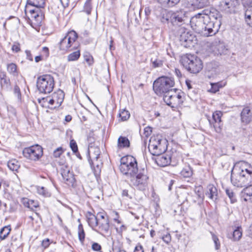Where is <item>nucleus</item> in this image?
<instances>
[{
	"instance_id": "obj_1",
	"label": "nucleus",
	"mask_w": 252,
	"mask_h": 252,
	"mask_svg": "<svg viewBox=\"0 0 252 252\" xmlns=\"http://www.w3.org/2000/svg\"><path fill=\"white\" fill-rule=\"evenodd\" d=\"M231 182L237 187H247L252 182V168L242 169L239 173L231 170Z\"/></svg>"
},
{
	"instance_id": "obj_2",
	"label": "nucleus",
	"mask_w": 252,
	"mask_h": 252,
	"mask_svg": "<svg viewBox=\"0 0 252 252\" xmlns=\"http://www.w3.org/2000/svg\"><path fill=\"white\" fill-rule=\"evenodd\" d=\"M181 62L185 68L191 73H197L203 68L201 60L191 54H187L182 56Z\"/></svg>"
},
{
	"instance_id": "obj_3",
	"label": "nucleus",
	"mask_w": 252,
	"mask_h": 252,
	"mask_svg": "<svg viewBox=\"0 0 252 252\" xmlns=\"http://www.w3.org/2000/svg\"><path fill=\"white\" fill-rule=\"evenodd\" d=\"M167 143L166 140L162 139L160 136H153L149 140V151L154 156L161 155L166 151Z\"/></svg>"
},
{
	"instance_id": "obj_4",
	"label": "nucleus",
	"mask_w": 252,
	"mask_h": 252,
	"mask_svg": "<svg viewBox=\"0 0 252 252\" xmlns=\"http://www.w3.org/2000/svg\"><path fill=\"white\" fill-rule=\"evenodd\" d=\"M119 168L123 174L129 175L130 177L138 171L136 159L131 156L123 157L121 159Z\"/></svg>"
},
{
	"instance_id": "obj_5",
	"label": "nucleus",
	"mask_w": 252,
	"mask_h": 252,
	"mask_svg": "<svg viewBox=\"0 0 252 252\" xmlns=\"http://www.w3.org/2000/svg\"><path fill=\"white\" fill-rule=\"evenodd\" d=\"M174 80L171 77L162 76L157 79L153 84V89L157 94H166L172 91Z\"/></svg>"
},
{
	"instance_id": "obj_6",
	"label": "nucleus",
	"mask_w": 252,
	"mask_h": 252,
	"mask_svg": "<svg viewBox=\"0 0 252 252\" xmlns=\"http://www.w3.org/2000/svg\"><path fill=\"white\" fill-rule=\"evenodd\" d=\"M149 177L144 169L138 171L136 174L130 177V182L134 188L144 190L148 187Z\"/></svg>"
},
{
	"instance_id": "obj_7",
	"label": "nucleus",
	"mask_w": 252,
	"mask_h": 252,
	"mask_svg": "<svg viewBox=\"0 0 252 252\" xmlns=\"http://www.w3.org/2000/svg\"><path fill=\"white\" fill-rule=\"evenodd\" d=\"M185 14V12L183 10L177 11L175 12H165L163 14L161 21L162 23L170 22L173 25L180 26L184 21Z\"/></svg>"
},
{
	"instance_id": "obj_8",
	"label": "nucleus",
	"mask_w": 252,
	"mask_h": 252,
	"mask_svg": "<svg viewBox=\"0 0 252 252\" xmlns=\"http://www.w3.org/2000/svg\"><path fill=\"white\" fill-rule=\"evenodd\" d=\"M54 87L53 77L49 74L39 77L37 80V87L40 93L47 94L51 93Z\"/></svg>"
},
{
	"instance_id": "obj_9",
	"label": "nucleus",
	"mask_w": 252,
	"mask_h": 252,
	"mask_svg": "<svg viewBox=\"0 0 252 252\" xmlns=\"http://www.w3.org/2000/svg\"><path fill=\"white\" fill-rule=\"evenodd\" d=\"M163 99L167 105L172 108L180 106L184 101L182 94H177L173 90L164 94Z\"/></svg>"
},
{
	"instance_id": "obj_10",
	"label": "nucleus",
	"mask_w": 252,
	"mask_h": 252,
	"mask_svg": "<svg viewBox=\"0 0 252 252\" xmlns=\"http://www.w3.org/2000/svg\"><path fill=\"white\" fill-rule=\"evenodd\" d=\"M64 94L63 91L58 90L54 93L51 96L43 98L42 100L44 102L48 103V107L56 108L59 107L62 104L64 99Z\"/></svg>"
},
{
	"instance_id": "obj_11",
	"label": "nucleus",
	"mask_w": 252,
	"mask_h": 252,
	"mask_svg": "<svg viewBox=\"0 0 252 252\" xmlns=\"http://www.w3.org/2000/svg\"><path fill=\"white\" fill-rule=\"evenodd\" d=\"M23 154L27 158L36 161L42 157L43 155L42 148L38 145L32 146L25 148L23 151Z\"/></svg>"
},
{
	"instance_id": "obj_12",
	"label": "nucleus",
	"mask_w": 252,
	"mask_h": 252,
	"mask_svg": "<svg viewBox=\"0 0 252 252\" xmlns=\"http://www.w3.org/2000/svg\"><path fill=\"white\" fill-rule=\"evenodd\" d=\"M59 163L62 165L61 168V174L65 183L69 186L74 187L76 184V180L73 172H70L69 167L67 165H64L63 162H60Z\"/></svg>"
},
{
	"instance_id": "obj_13",
	"label": "nucleus",
	"mask_w": 252,
	"mask_h": 252,
	"mask_svg": "<svg viewBox=\"0 0 252 252\" xmlns=\"http://www.w3.org/2000/svg\"><path fill=\"white\" fill-rule=\"evenodd\" d=\"M77 38L76 32L73 31L68 32L60 43V48L66 51L71 47Z\"/></svg>"
},
{
	"instance_id": "obj_14",
	"label": "nucleus",
	"mask_w": 252,
	"mask_h": 252,
	"mask_svg": "<svg viewBox=\"0 0 252 252\" xmlns=\"http://www.w3.org/2000/svg\"><path fill=\"white\" fill-rule=\"evenodd\" d=\"M98 218L97 221V226L100 231V233H107L109 230L110 225L108 217L102 213L98 214Z\"/></svg>"
},
{
	"instance_id": "obj_15",
	"label": "nucleus",
	"mask_w": 252,
	"mask_h": 252,
	"mask_svg": "<svg viewBox=\"0 0 252 252\" xmlns=\"http://www.w3.org/2000/svg\"><path fill=\"white\" fill-rule=\"evenodd\" d=\"M27 6L25 9L26 13L32 20H34L37 22L40 21V15L41 14V8L43 7H37L35 6Z\"/></svg>"
},
{
	"instance_id": "obj_16",
	"label": "nucleus",
	"mask_w": 252,
	"mask_h": 252,
	"mask_svg": "<svg viewBox=\"0 0 252 252\" xmlns=\"http://www.w3.org/2000/svg\"><path fill=\"white\" fill-rule=\"evenodd\" d=\"M210 18L208 14L204 13H199L193 16L190 19V23L192 25L199 27L201 24H203L204 22H209Z\"/></svg>"
},
{
	"instance_id": "obj_17",
	"label": "nucleus",
	"mask_w": 252,
	"mask_h": 252,
	"mask_svg": "<svg viewBox=\"0 0 252 252\" xmlns=\"http://www.w3.org/2000/svg\"><path fill=\"white\" fill-rule=\"evenodd\" d=\"M214 28V24L210 20L209 22H204L202 25V33L205 36H212L218 32V29Z\"/></svg>"
},
{
	"instance_id": "obj_18",
	"label": "nucleus",
	"mask_w": 252,
	"mask_h": 252,
	"mask_svg": "<svg viewBox=\"0 0 252 252\" xmlns=\"http://www.w3.org/2000/svg\"><path fill=\"white\" fill-rule=\"evenodd\" d=\"M157 158H156V162L157 164L160 166L164 167L170 164L171 159L169 155L166 154H161V155H157Z\"/></svg>"
},
{
	"instance_id": "obj_19",
	"label": "nucleus",
	"mask_w": 252,
	"mask_h": 252,
	"mask_svg": "<svg viewBox=\"0 0 252 252\" xmlns=\"http://www.w3.org/2000/svg\"><path fill=\"white\" fill-rule=\"evenodd\" d=\"M241 117L242 122L249 123L252 120V110L249 107L244 108L241 112Z\"/></svg>"
},
{
	"instance_id": "obj_20",
	"label": "nucleus",
	"mask_w": 252,
	"mask_h": 252,
	"mask_svg": "<svg viewBox=\"0 0 252 252\" xmlns=\"http://www.w3.org/2000/svg\"><path fill=\"white\" fill-rule=\"evenodd\" d=\"M241 193L242 197L245 201L252 202V185L247 186Z\"/></svg>"
},
{
	"instance_id": "obj_21",
	"label": "nucleus",
	"mask_w": 252,
	"mask_h": 252,
	"mask_svg": "<svg viewBox=\"0 0 252 252\" xmlns=\"http://www.w3.org/2000/svg\"><path fill=\"white\" fill-rule=\"evenodd\" d=\"M220 111H216L213 113L212 117L213 120L214 121V123L213 124L214 127L216 131L218 132H220Z\"/></svg>"
},
{
	"instance_id": "obj_22",
	"label": "nucleus",
	"mask_w": 252,
	"mask_h": 252,
	"mask_svg": "<svg viewBox=\"0 0 252 252\" xmlns=\"http://www.w3.org/2000/svg\"><path fill=\"white\" fill-rule=\"evenodd\" d=\"M194 36L189 33L188 32H183L180 35V41L182 42L186 43V45H189L192 42Z\"/></svg>"
},
{
	"instance_id": "obj_23",
	"label": "nucleus",
	"mask_w": 252,
	"mask_h": 252,
	"mask_svg": "<svg viewBox=\"0 0 252 252\" xmlns=\"http://www.w3.org/2000/svg\"><path fill=\"white\" fill-rule=\"evenodd\" d=\"M86 217L89 225L92 228L97 226L98 219L90 212L86 213Z\"/></svg>"
},
{
	"instance_id": "obj_24",
	"label": "nucleus",
	"mask_w": 252,
	"mask_h": 252,
	"mask_svg": "<svg viewBox=\"0 0 252 252\" xmlns=\"http://www.w3.org/2000/svg\"><path fill=\"white\" fill-rule=\"evenodd\" d=\"M242 236V229L241 227L238 226L233 230V233L229 235L228 237L234 241H239Z\"/></svg>"
},
{
	"instance_id": "obj_25",
	"label": "nucleus",
	"mask_w": 252,
	"mask_h": 252,
	"mask_svg": "<svg viewBox=\"0 0 252 252\" xmlns=\"http://www.w3.org/2000/svg\"><path fill=\"white\" fill-rule=\"evenodd\" d=\"M247 5V8L245 13V20L248 25L252 27V5Z\"/></svg>"
},
{
	"instance_id": "obj_26",
	"label": "nucleus",
	"mask_w": 252,
	"mask_h": 252,
	"mask_svg": "<svg viewBox=\"0 0 252 252\" xmlns=\"http://www.w3.org/2000/svg\"><path fill=\"white\" fill-rule=\"evenodd\" d=\"M235 2H237V0H221V7L227 12H230V9L235 6Z\"/></svg>"
},
{
	"instance_id": "obj_27",
	"label": "nucleus",
	"mask_w": 252,
	"mask_h": 252,
	"mask_svg": "<svg viewBox=\"0 0 252 252\" xmlns=\"http://www.w3.org/2000/svg\"><path fill=\"white\" fill-rule=\"evenodd\" d=\"M130 142L126 137L120 136L118 139V147L119 149L128 148L129 147Z\"/></svg>"
},
{
	"instance_id": "obj_28",
	"label": "nucleus",
	"mask_w": 252,
	"mask_h": 252,
	"mask_svg": "<svg viewBox=\"0 0 252 252\" xmlns=\"http://www.w3.org/2000/svg\"><path fill=\"white\" fill-rule=\"evenodd\" d=\"M94 153L92 154V157H93V164L94 166H96L98 168H99V162L98 161V159L99 158V156L100 155V151L99 150V149L96 147L94 148Z\"/></svg>"
},
{
	"instance_id": "obj_29",
	"label": "nucleus",
	"mask_w": 252,
	"mask_h": 252,
	"mask_svg": "<svg viewBox=\"0 0 252 252\" xmlns=\"http://www.w3.org/2000/svg\"><path fill=\"white\" fill-rule=\"evenodd\" d=\"M208 16L210 18V20H211V18H213L215 20H218L219 24L218 26L219 27L220 26V14L219 11H218L216 9H212L210 11L209 14H208Z\"/></svg>"
},
{
	"instance_id": "obj_30",
	"label": "nucleus",
	"mask_w": 252,
	"mask_h": 252,
	"mask_svg": "<svg viewBox=\"0 0 252 252\" xmlns=\"http://www.w3.org/2000/svg\"><path fill=\"white\" fill-rule=\"evenodd\" d=\"M191 5L195 8H201L205 6L207 3V0H190Z\"/></svg>"
},
{
	"instance_id": "obj_31",
	"label": "nucleus",
	"mask_w": 252,
	"mask_h": 252,
	"mask_svg": "<svg viewBox=\"0 0 252 252\" xmlns=\"http://www.w3.org/2000/svg\"><path fill=\"white\" fill-rule=\"evenodd\" d=\"M7 166L12 171H17L19 168L18 161L16 159H12L7 162Z\"/></svg>"
},
{
	"instance_id": "obj_32",
	"label": "nucleus",
	"mask_w": 252,
	"mask_h": 252,
	"mask_svg": "<svg viewBox=\"0 0 252 252\" xmlns=\"http://www.w3.org/2000/svg\"><path fill=\"white\" fill-rule=\"evenodd\" d=\"M45 0H27V3L29 5L37 7H44Z\"/></svg>"
},
{
	"instance_id": "obj_33",
	"label": "nucleus",
	"mask_w": 252,
	"mask_h": 252,
	"mask_svg": "<svg viewBox=\"0 0 252 252\" xmlns=\"http://www.w3.org/2000/svg\"><path fill=\"white\" fill-rule=\"evenodd\" d=\"M11 231L10 226H5L1 229L0 231V239L1 240L5 239L9 235Z\"/></svg>"
},
{
	"instance_id": "obj_34",
	"label": "nucleus",
	"mask_w": 252,
	"mask_h": 252,
	"mask_svg": "<svg viewBox=\"0 0 252 252\" xmlns=\"http://www.w3.org/2000/svg\"><path fill=\"white\" fill-rule=\"evenodd\" d=\"M208 194L209 197L212 199H216L217 196V189L216 188L212 185H210L208 186Z\"/></svg>"
},
{
	"instance_id": "obj_35",
	"label": "nucleus",
	"mask_w": 252,
	"mask_h": 252,
	"mask_svg": "<svg viewBox=\"0 0 252 252\" xmlns=\"http://www.w3.org/2000/svg\"><path fill=\"white\" fill-rule=\"evenodd\" d=\"M0 84L2 89L7 90L10 87V80L3 75V77H0Z\"/></svg>"
},
{
	"instance_id": "obj_36",
	"label": "nucleus",
	"mask_w": 252,
	"mask_h": 252,
	"mask_svg": "<svg viewBox=\"0 0 252 252\" xmlns=\"http://www.w3.org/2000/svg\"><path fill=\"white\" fill-rule=\"evenodd\" d=\"M7 71L14 76L17 75V65L14 63H8L7 65Z\"/></svg>"
},
{
	"instance_id": "obj_37",
	"label": "nucleus",
	"mask_w": 252,
	"mask_h": 252,
	"mask_svg": "<svg viewBox=\"0 0 252 252\" xmlns=\"http://www.w3.org/2000/svg\"><path fill=\"white\" fill-rule=\"evenodd\" d=\"M181 174L184 177L188 178L192 175V171L189 166H186L182 169Z\"/></svg>"
},
{
	"instance_id": "obj_38",
	"label": "nucleus",
	"mask_w": 252,
	"mask_h": 252,
	"mask_svg": "<svg viewBox=\"0 0 252 252\" xmlns=\"http://www.w3.org/2000/svg\"><path fill=\"white\" fill-rule=\"evenodd\" d=\"M119 115L121 121H125L129 119L130 117V113L128 111L125 109H123L120 110Z\"/></svg>"
},
{
	"instance_id": "obj_39",
	"label": "nucleus",
	"mask_w": 252,
	"mask_h": 252,
	"mask_svg": "<svg viewBox=\"0 0 252 252\" xmlns=\"http://www.w3.org/2000/svg\"><path fill=\"white\" fill-rule=\"evenodd\" d=\"M80 56V53L79 51H75L67 56V60L69 62L77 61Z\"/></svg>"
},
{
	"instance_id": "obj_40",
	"label": "nucleus",
	"mask_w": 252,
	"mask_h": 252,
	"mask_svg": "<svg viewBox=\"0 0 252 252\" xmlns=\"http://www.w3.org/2000/svg\"><path fill=\"white\" fill-rule=\"evenodd\" d=\"M37 191L39 194L42 195L45 197H48L50 195V192L48 190L43 187H38Z\"/></svg>"
},
{
	"instance_id": "obj_41",
	"label": "nucleus",
	"mask_w": 252,
	"mask_h": 252,
	"mask_svg": "<svg viewBox=\"0 0 252 252\" xmlns=\"http://www.w3.org/2000/svg\"><path fill=\"white\" fill-rule=\"evenodd\" d=\"M24 203H25L26 206L32 210H33L34 208H36L38 206V203L32 200H28L26 203L25 202Z\"/></svg>"
},
{
	"instance_id": "obj_42",
	"label": "nucleus",
	"mask_w": 252,
	"mask_h": 252,
	"mask_svg": "<svg viewBox=\"0 0 252 252\" xmlns=\"http://www.w3.org/2000/svg\"><path fill=\"white\" fill-rule=\"evenodd\" d=\"M84 11L88 14L90 15L92 11V5L91 0H87L84 6Z\"/></svg>"
},
{
	"instance_id": "obj_43",
	"label": "nucleus",
	"mask_w": 252,
	"mask_h": 252,
	"mask_svg": "<svg viewBox=\"0 0 252 252\" xmlns=\"http://www.w3.org/2000/svg\"><path fill=\"white\" fill-rule=\"evenodd\" d=\"M85 232L83 230V226L81 224L78 226V237L80 241L83 242L85 239Z\"/></svg>"
},
{
	"instance_id": "obj_44",
	"label": "nucleus",
	"mask_w": 252,
	"mask_h": 252,
	"mask_svg": "<svg viewBox=\"0 0 252 252\" xmlns=\"http://www.w3.org/2000/svg\"><path fill=\"white\" fill-rule=\"evenodd\" d=\"M225 192L227 196L230 199L231 203H233L236 202V199L235 198L234 194L232 190H230L228 189H225Z\"/></svg>"
},
{
	"instance_id": "obj_45",
	"label": "nucleus",
	"mask_w": 252,
	"mask_h": 252,
	"mask_svg": "<svg viewBox=\"0 0 252 252\" xmlns=\"http://www.w3.org/2000/svg\"><path fill=\"white\" fill-rule=\"evenodd\" d=\"M70 147L73 153H76L78 152V147L76 142L73 139L70 141Z\"/></svg>"
},
{
	"instance_id": "obj_46",
	"label": "nucleus",
	"mask_w": 252,
	"mask_h": 252,
	"mask_svg": "<svg viewBox=\"0 0 252 252\" xmlns=\"http://www.w3.org/2000/svg\"><path fill=\"white\" fill-rule=\"evenodd\" d=\"M84 59L89 65H91L94 63V59L89 54L84 55Z\"/></svg>"
},
{
	"instance_id": "obj_47",
	"label": "nucleus",
	"mask_w": 252,
	"mask_h": 252,
	"mask_svg": "<svg viewBox=\"0 0 252 252\" xmlns=\"http://www.w3.org/2000/svg\"><path fill=\"white\" fill-rule=\"evenodd\" d=\"M14 94L17 97L19 100L21 99V94L19 87L17 85H15L14 88Z\"/></svg>"
},
{
	"instance_id": "obj_48",
	"label": "nucleus",
	"mask_w": 252,
	"mask_h": 252,
	"mask_svg": "<svg viewBox=\"0 0 252 252\" xmlns=\"http://www.w3.org/2000/svg\"><path fill=\"white\" fill-rule=\"evenodd\" d=\"M63 150L62 147H59L56 149L53 153L54 157L55 158L60 157V156L63 153Z\"/></svg>"
},
{
	"instance_id": "obj_49",
	"label": "nucleus",
	"mask_w": 252,
	"mask_h": 252,
	"mask_svg": "<svg viewBox=\"0 0 252 252\" xmlns=\"http://www.w3.org/2000/svg\"><path fill=\"white\" fill-rule=\"evenodd\" d=\"M211 88L210 90V91L212 93H215L217 91H219L220 89V85L218 83H214V84H211Z\"/></svg>"
},
{
	"instance_id": "obj_50",
	"label": "nucleus",
	"mask_w": 252,
	"mask_h": 252,
	"mask_svg": "<svg viewBox=\"0 0 252 252\" xmlns=\"http://www.w3.org/2000/svg\"><path fill=\"white\" fill-rule=\"evenodd\" d=\"M162 240L167 244H169L171 241V237L169 233H167L162 237Z\"/></svg>"
},
{
	"instance_id": "obj_51",
	"label": "nucleus",
	"mask_w": 252,
	"mask_h": 252,
	"mask_svg": "<svg viewBox=\"0 0 252 252\" xmlns=\"http://www.w3.org/2000/svg\"><path fill=\"white\" fill-rule=\"evenodd\" d=\"M152 128L150 126H147L144 128V134L145 136H149L152 133Z\"/></svg>"
},
{
	"instance_id": "obj_52",
	"label": "nucleus",
	"mask_w": 252,
	"mask_h": 252,
	"mask_svg": "<svg viewBox=\"0 0 252 252\" xmlns=\"http://www.w3.org/2000/svg\"><path fill=\"white\" fill-rule=\"evenodd\" d=\"M42 56H44L45 58L48 57L49 54L48 48H47V47H43L42 50Z\"/></svg>"
},
{
	"instance_id": "obj_53",
	"label": "nucleus",
	"mask_w": 252,
	"mask_h": 252,
	"mask_svg": "<svg viewBox=\"0 0 252 252\" xmlns=\"http://www.w3.org/2000/svg\"><path fill=\"white\" fill-rule=\"evenodd\" d=\"M180 0H168V7H173L177 4Z\"/></svg>"
},
{
	"instance_id": "obj_54",
	"label": "nucleus",
	"mask_w": 252,
	"mask_h": 252,
	"mask_svg": "<svg viewBox=\"0 0 252 252\" xmlns=\"http://www.w3.org/2000/svg\"><path fill=\"white\" fill-rule=\"evenodd\" d=\"M12 50L13 51H14L15 52H18L19 51H20V44L18 43H14L12 47Z\"/></svg>"
},
{
	"instance_id": "obj_55",
	"label": "nucleus",
	"mask_w": 252,
	"mask_h": 252,
	"mask_svg": "<svg viewBox=\"0 0 252 252\" xmlns=\"http://www.w3.org/2000/svg\"><path fill=\"white\" fill-rule=\"evenodd\" d=\"M113 216L114 221L117 223L120 224L121 223V221L119 220V215L118 213L116 212H113Z\"/></svg>"
},
{
	"instance_id": "obj_56",
	"label": "nucleus",
	"mask_w": 252,
	"mask_h": 252,
	"mask_svg": "<svg viewBox=\"0 0 252 252\" xmlns=\"http://www.w3.org/2000/svg\"><path fill=\"white\" fill-rule=\"evenodd\" d=\"M92 248L94 251H98L101 250V246L98 243H94L92 245Z\"/></svg>"
},
{
	"instance_id": "obj_57",
	"label": "nucleus",
	"mask_w": 252,
	"mask_h": 252,
	"mask_svg": "<svg viewBox=\"0 0 252 252\" xmlns=\"http://www.w3.org/2000/svg\"><path fill=\"white\" fill-rule=\"evenodd\" d=\"M212 238H213V240L215 244V246H216V249H219V239L214 235V234H213L212 235Z\"/></svg>"
},
{
	"instance_id": "obj_58",
	"label": "nucleus",
	"mask_w": 252,
	"mask_h": 252,
	"mask_svg": "<svg viewBox=\"0 0 252 252\" xmlns=\"http://www.w3.org/2000/svg\"><path fill=\"white\" fill-rule=\"evenodd\" d=\"M50 245V240L48 238L45 239L42 241V245L45 248H47Z\"/></svg>"
},
{
	"instance_id": "obj_59",
	"label": "nucleus",
	"mask_w": 252,
	"mask_h": 252,
	"mask_svg": "<svg viewBox=\"0 0 252 252\" xmlns=\"http://www.w3.org/2000/svg\"><path fill=\"white\" fill-rule=\"evenodd\" d=\"M162 64L160 60H156L153 62V65L155 67H159Z\"/></svg>"
},
{
	"instance_id": "obj_60",
	"label": "nucleus",
	"mask_w": 252,
	"mask_h": 252,
	"mask_svg": "<svg viewBox=\"0 0 252 252\" xmlns=\"http://www.w3.org/2000/svg\"><path fill=\"white\" fill-rule=\"evenodd\" d=\"M134 252H144L143 247L141 245H137L135 247Z\"/></svg>"
},
{
	"instance_id": "obj_61",
	"label": "nucleus",
	"mask_w": 252,
	"mask_h": 252,
	"mask_svg": "<svg viewBox=\"0 0 252 252\" xmlns=\"http://www.w3.org/2000/svg\"><path fill=\"white\" fill-rule=\"evenodd\" d=\"M122 195L123 197H126L129 198H131L128 193V191L127 189L123 190L122 192Z\"/></svg>"
},
{
	"instance_id": "obj_62",
	"label": "nucleus",
	"mask_w": 252,
	"mask_h": 252,
	"mask_svg": "<svg viewBox=\"0 0 252 252\" xmlns=\"http://www.w3.org/2000/svg\"><path fill=\"white\" fill-rule=\"evenodd\" d=\"M25 53L26 54L27 59L31 61H32L33 60V58L31 52L29 50H26Z\"/></svg>"
},
{
	"instance_id": "obj_63",
	"label": "nucleus",
	"mask_w": 252,
	"mask_h": 252,
	"mask_svg": "<svg viewBox=\"0 0 252 252\" xmlns=\"http://www.w3.org/2000/svg\"><path fill=\"white\" fill-rule=\"evenodd\" d=\"M144 12L146 16L148 17L151 13V9L149 6L146 7L144 10Z\"/></svg>"
},
{
	"instance_id": "obj_64",
	"label": "nucleus",
	"mask_w": 252,
	"mask_h": 252,
	"mask_svg": "<svg viewBox=\"0 0 252 252\" xmlns=\"http://www.w3.org/2000/svg\"><path fill=\"white\" fill-rule=\"evenodd\" d=\"M163 6L168 7V0H158Z\"/></svg>"
}]
</instances>
